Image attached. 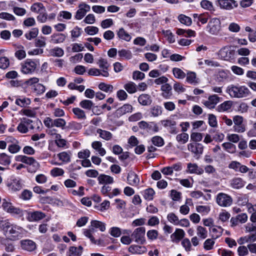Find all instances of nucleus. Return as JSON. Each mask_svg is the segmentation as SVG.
Wrapping results in <instances>:
<instances>
[{"instance_id":"obj_1","label":"nucleus","mask_w":256,"mask_h":256,"mask_svg":"<svg viewBox=\"0 0 256 256\" xmlns=\"http://www.w3.org/2000/svg\"><path fill=\"white\" fill-rule=\"evenodd\" d=\"M0 228L6 236H10L12 240H17L21 238L25 232L23 228L12 222L8 219L0 220Z\"/></svg>"},{"instance_id":"obj_2","label":"nucleus","mask_w":256,"mask_h":256,"mask_svg":"<svg viewBox=\"0 0 256 256\" xmlns=\"http://www.w3.org/2000/svg\"><path fill=\"white\" fill-rule=\"evenodd\" d=\"M226 92L231 98H243L248 96L250 92L245 86L230 85L227 88Z\"/></svg>"},{"instance_id":"obj_3","label":"nucleus","mask_w":256,"mask_h":256,"mask_svg":"<svg viewBox=\"0 0 256 256\" xmlns=\"http://www.w3.org/2000/svg\"><path fill=\"white\" fill-rule=\"evenodd\" d=\"M16 162H20L26 164L30 165L28 168V172L32 173L36 172L40 168L39 163L32 157H28L26 156L18 155L15 157Z\"/></svg>"},{"instance_id":"obj_4","label":"nucleus","mask_w":256,"mask_h":256,"mask_svg":"<svg viewBox=\"0 0 256 256\" xmlns=\"http://www.w3.org/2000/svg\"><path fill=\"white\" fill-rule=\"evenodd\" d=\"M206 30L211 34L218 35L221 30V22L220 19L216 18H211L206 26Z\"/></svg>"},{"instance_id":"obj_5","label":"nucleus","mask_w":256,"mask_h":256,"mask_svg":"<svg viewBox=\"0 0 256 256\" xmlns=\"http://www.w3.org/2000/svg\"><path fill=\"white\" fill-rule=\"evenodd\" d=\"M218 55L222 60H230L234 58L235 50L231 46H224L219 50Z\"/></svg>"},{"instance_id":"obj_6","label":"nucleus","mask_w":256,"mask_h":256,"mask_svg":"<svg viewBox=\"0 0 256 256\" xmlns=\"http://www.w3.org/2000/svg\"><path fill=\"white\" fill-rule=\"evenodd\" d=\"M145 232L146 229L144 227H140L136 228L131 234L132 238L138 244H144L146 242L144 237Z\"/></svg>"},{"instance_id":"obj_7","label":"nucleus","mask_w":256,"mask_h":256,"mask_svg":"<svg viewBox=\"0 0 256 256\" xmlns=\"http://www.w3.org/2000/svg\"><path fill=\"white\" fill-rule=\"evenodd\" d=\"M216 202L220 206L228 207L232 204V198L230 196L226 194L220 192L216 196Z\"/></svg>"},{"instance_id":"obj_8","label":"nucleus","mask_w":256,"mask_h":256,"mask_svg":"<svg viewBox=\"0 0 256 256\" xmlns=\"http://www.w3.org/2000/svg\"><path fill=\"white\" fill-rule=\"evenodd\" d=\"M37 66V64L34 60L31 59H27L22 64L21 70L24 74H29L34 72Z\"/></svg>"},{"instance_id":"obj_9","label":"nucleus","mask_w":256,"mask_h":256,"mask_svg":"<svg viewBox=\"0 0 256 256\" xmlns=\"http://www.w3.org/2000/svg\"><path fill=\"white\" fill-rule=\"evenodd\" d=\"M188 149L198 159L203 152L204 146L200 143L193 142L188 144Z\"/></svg>"},{"instance_id":"obj_10","label":"nucleus","mask_w":256,"mask_h":256,"mask_svg":"<svg viewBox=\"0 0 256 256\" xmlns=\"http://www.w3.org/2000/svg\"><path fill=\"white\" fill-rule=\"evenodd\" d=\"M162 124L171 134H176L178 132L176 122L172 119H166L160 121Z\"/></svg>"},{"instance_id":"obj_11","label":"nucleus","mask_w":256,"mask_h":256,"mask_svg":"<svg viewBox=\"0 0 256 256\" xmlns=\"http://www.w3.org/2000/svg\"><path fill=\"white\" fill-rule=\"evenodd\" d=\"M20 244L22 250L28 252H32L36 248V243L30 239L22 240Z\"/></svg>"},{"instance_id":"obj_12","label":"nucleus","mask_w":256,"mask_h":256,"mask_svg":"<svg viewBox=\"0 0 256 256\" xmlns=\"http://www.w3.org/2000/svg\"><path fill=\"white\" fill-rule=\"evenodd\" d=\"M7 186L13 191L20 190L22 188L20 179L14 176H12L8 180Z\"/></svg>"},{"instance_id":"obj_13","label":"nucleus","mask_w":256,"mask_h":256,"mask_svg":"<svg viewBox=\"0 0 256 256\" xmlns=\"http://www.w3.org/2000/svg\"><path fill=\"white\" fill-rule=\"evenodd\" d=\"M46 214L40 211L30 212L28 213L26 219L29 222H37L46 217Z\"/></svg>"},{"instance_id":"obj_14","label":"nucleus","mask_w":256,"mask_h":256,"mask_svg":"<svg viewBox=\"0 0 256 256\" xmlns=\"http://www.w3.org/2000/svg\"><path fill=\"white\" fill-rule=\"evenodd\" d=\"M218 4L222 8L227 10H232L238 6V4L234 0H218Z\"/></svg>"},{"instance_id":"obj_15","label":"nucleus","mask_w":256,"mask_h":256,"mask_svg":"<svg viewBox=\"0 0 256 256\" xmlns=\"http://www.w3.org/2000/svg\"><path fill=\"white\" fill-rule=\"evenodd\" d=\"M186 172L188 174L201 175L204 173V170L202 168L199 167L196 164L190 162L187 164V168Z\"/></svg>"},{"instance_id":"obj_16","label":"nucleus","mask_w":256,"mask_h":256,"mask_svg":"<svg viewBox=\"0 0 256 256\" xmlns=\"http://www.w3.org/2000/svg\"><path fill=\"white\" fill-rule=\"evenodd\" d=\"M66 36L62 33L56 32L51 35L50 42L54 44L62 43L66 40Z\"/></svg>"},{"instance_id":"obj_17","label":"nucleus","mask_w":256,"mask_h":256,"mask_svg":"<svg viewBox=\"0 0 256 256\" xmlns=\"http://www.w3.org/2000/svg\"><path fill=\"white\" fill-rule=\"evenodd\" d=\"M128 183L132 186H138L140 183L138 176L133 171H130L127 176Z\"/></svg>"},{"instance_id":"obj_18","label":"nucleus","mask_w":256,"mask_h":256,"mask_svg":"<svg viewBox=\"0 0 256 256\" xmlns=\"http://www.w3.org/2000/svg\"><path fill=\"white\" fill-rule=\"evenodd\" d=\"M220 97L216 94L210 96L208 100L204 102V104L209 108H213L219 102Z\"/></svg>"},{"instance_id":"obj_19","label":"nucleus","mask_w":256,"mask_h":256,"mask_svg":"<svg viewBox=\"0 0 256 256\" xmlns=\"http://www.w3.org/2000/svg\"><path fill=\"white\" fill-rule=\"evenodd\" d=\"M133 110L132 106L128 104H124L119 108L116 110V114L118 116H122L127 113L132 112Z\"/></svg>"},{"instance_id":"obj_20","label":"nucleus","mask_w":256,"mask_h":256,"mask_svg":"<svg viewBox=\"0 0 256 256\" xmlns=\"http://www.w3.org/2000/svg\"><path fill=\"white\" fill-rule=\"evenodd\" d=\"M185 233L183 230L176 228L174 233L171 234L170 238L173 242H178L184 238Z\"/></svg>"},{"instance_id":"obj_21","label":"nucleus","mask_w":256,"mask_h":256,"mask_svg":"<svg viewBox=\"0 0 256 256\" xmlns=\"http://www.w3.org/2000/svg\"><path fill=\"white\" fill-rule=\"evenodd\" d=\"M98 183L102 184H109L114 182V178L110 176L104 174H100L98 177Z\"/></svg>"},{"instance_id":"obj_22","label":"nucleus","mask_w":256,"mask_h":256,"mask_svg":"<svg viewBox=\"0 0 256 256\" xmlns=\"http://www.w3.org/2000/svg\"><path fill=\"white\" fill-rule=\"evenodd\" d=\"M146 248L144 246L132 245L128 248V252L132 254H140L146 252Z\"/></svg>"},{"instance_id":"obj_23","label":"nucleus","mask_w":256,"mask_h":256,"mask_svg":"<svg viewBox=\"0 0 256 256\" xmlns=\"http://www.w3.org/2000/svg\"><path fill=\"white\" fill-rule=\"evenodd\" d=\"M245 182L240 178H234L230 180V186L235 189L242 188L245 184Z\"/></svg>"},{"instance_id":"obj_24","label":"nucleus","mask_w":256,"mask_h":256,"mask_svg":"<svg viewBox=\"0 0 256 256\" xmlns=\"http://www.w3.org/2000/svg\"><path fill=\"white\" fill-rule=\"evenodd\" d=\"M138 102L142 106H149L152 104V100L149 94H143L138 96Z\"/></svg>"},{"instance_id":"obj_25","label":"nucleus","mask_w":256,"mask_h":256,"mask_svg":"<svg viewBox=\"0 0 256 256\" xmlns=\"http://www.w3.org/2000/svg\"><path fill=\"white\" fill-rule=\"evenodd\" d=\"M83 248L82 246L78 247L70 246L68 252V256H80L82 254Z\"/></svg>"},{"instance_id":"obj_26","label":"nucleus","mask_w":256,"mask_h":256,"mask_svg":"<svg viewBox=\"0 0 256 256\" xmlns=\"http://www.w3.org/2000/svg\"><path fill=\"white\" fill-rule=\"evenodd\" d=\"M76 118L80 120H85L86 116L85 112L79 108H74L72 109Z\"/></svg>"},{"instance_id":"obj_27","label":"nucleus","mask_w":256,"mask_h":256,"mask_svg":"<svg viewBox=\"0 0 256 256\" xmlns=\"http://www.w3.org/2000/svg\"><path fill=\"white\" fill-rule=\"evenodd\" d=\"M117 35L120 39L126 42H130L132 38L131 36L122 28L118 30Z\"/></svg>"},{"instance_id":"obj_28","label":"nucleus","mask_w":256,"mask_h":256,"mask_svg":"<svg viewBox=\"0 0 256 256\" xmlns=\"http://www.w3.org/2000/svg\"><path fill=\"white\" fill-rule=\"evenodd\" d=\"M94 104L89 100H82L79 104L80 106L86 110H91L94 107Z\"/></svg>"},{"instance_id":"obj_29","label":"nucleus","mask_w":256,"mask_h":256,"mask_svg":"<svg viewBox=\"0 0 256 256\" xmlns=\"http://www.w3.org/2000/svg\"><path fill=\"white\" fill-rule=\"evenodd\" d=\"M154 194L155 192L152 188L146 189L142 192V194L144 198L146 200H152Z\"/></svg>"},{"instance_id":"obj_30","label":"nucleus","mask_w":256,"mask_h":256,"mask_svg":"<svg viewBox=\"0 0 256 256\" xmlns=\"http://www.w3.org/2000/svg\"><path fill=\"white\" fill-rule=\"evenodd\" d=\"M255 241H256V234H252L250 236H247L240 238L238 240V242L240 244H242L244 242H254Z\"/></svg>"},{"instance_id":"obj_31","label":"nucleus","mask_w":256,"mask_h":256,"mask_svg":"<svg viewBox=\"0 0 256 256\" xmlns=\"http://www.w3.org/2000/svg\"><path fill=\"white\" fill-rule=\"evenodd\" d=\"M95 228L91 226L89 229H84L83 233L86 236L90 239L92 243L96 244V241L92 236V234L96 232Z\"/></svg>"},{"instance_id":"obj_32","label":"nucleus","mask_w":256,"mask_h":256,"mask_svg":"<svg viewBox=\"0 0 256 256\" xmlns=\"http://www.w3.org/2000/svg\"><path fill=\"white\" fill-rule=\"evenodd\" d=\"M162 113V108L158 105L154 106L150 108V114L154 117H158Z\"/></svg>"},{"instance_id":"obj_33","label":"nucleus","mask_w":256,"mask_h":256,"mask_svg":"<svg viewBox=\"0 0 256 256\" xmlns=\"http://www.w3.org/2000/svg\"><path fill=\"white\" fill-rule=\"evenodd\" d=\"M90 226L100 230L101 232H104L106 230V224L102 222L97 220H92Z\"/></svg>"},{"instance_id":"obj_34","label":"nucleus","mask_w":256,"mask_h":256,"mask_svg":"<svg viewBox=\"0 0 256 256\" xmlns=\"http://www.w3.org/2000/svg\"><path fill=\"white\" fill-rule=\"evenodd\" d=\"M97 133L99 134V136L101 138L106 140H109L112 138V133L108 131L99 128L97 130Z\"/></svg>"},{"instance_id":"obj_35","label":"nucleus","mask_w":256,"mask_h":256,"mask_svg":"<svg viewBox=\"0 0 256 256\" xmlns=\"http://www.w3.org/2000/svg\"><path fill=\"white\" fill-rule=\"evenodd\" d=\"M178 20L180 23L187 26H190L192 24L191 18L183 14H180L178 16Z\"/></svg>"},{"instance_id":"obj_36","label":"nucleus","mask_w":256,"mask_h":256,"mask_svg":"<svg viewBox=\"0 0 256 256\" xmlns=\"http://www.w3.org/2000/svg\"><path fill=\"white\" fill-rule=\"evenodd\" d=\"M50 54L52 56L61 57L64 54V50L59 47H56L50 50Z\"/></svg>"},{"instance_id":"obj_37","label":"nucleus","mask_w":256,"mask_h":256,"mask_svg":"<svg viewBox=\"0 0 256 256\" xmlns=\"http://www.w3.org/2000/svg\"><path fill=\"white\" fill-rule=\"evenodd\" d=\"M152 144L158 147H161L164 144V139L160 136H154L151 139Z\"/></svg>"},{"instance_id":"obj_38","label":"nucleus","mask_w":256,"mask_h":256,"mask_svg":"<svg viewBox=\"0 0 256 256\" xmlns=\"http://www.w3.org/2000/svg\"><path fill=\"white\" fill-rule=\"evenodd\" d=\"M98 87L100 90L106 92L111 93L113 92L114 86L111 84H108L104 82H100Z\"/></svg>"},{"instance_id":"obj_39","label":"nucleus","mask_w":256,"mask_h":256,"mask_svg":"<svg viewBox=\"0 0 256 256\" xmlns=\"http://www.w3.org/2000/svg\"><path fill=\"white\" fill-rule=\"evenodd\" d=\"M124 88L130 94H134L136 92V86L132 82L125 84Z\"/></svg>"},{"instance_id":"obj_40","label":"nucleus","mask_w":256,"mask_h":256,"mask_svg":"<svg viewBox=\"0 0 256 256\" xmlns=\"http://www.w3.org/2000/svg\"><path fill=\"white\" fill-rule=\"evenodd\" d=\"M38 33V29L37 28H32L30 31L25 34V37L26 39L30 40L36 38Z\"/></svg>"},{"instance_id":"obj_41","label":"nucleus","mask_w":256,"mask_h":256,"mask_svg":"<svg viewBox=\"0 0 256 256\" xmlns=\"http://www.w3.org/2000/svg\"><path fill=\"white\" fill-rule=\"evenodd\" d=\"M197 235L202 239H204L208 236L206 229L202 226H198L196 228Z\"/></svg>"},{"instance_id":"obj_42","label":"nucleus","mask_w":256,"mask_h":256,"mask_svg":"<svg viewBox=\"0 0 256 256\" xmlns=\"http://www.w3.org/2000/svg\"><path fill=\"white\" fill-rule=\"evenodd\" d=\"M231 107V102L230 101H226L217 107V110L220 112L226 111L230 110Z\"/></svg>"},{"instance_id":"obj_43","label":"nucleus","mask_w":256,"mask_h":256,"mask_svg":"<svg viewBox=\"0 0 256 256\" xmlns=\"http://www.w3.org/2000/svg\"><path fill=\"white\" fill-rule=\"evenodd\" d=\"M118 54L120 57L125 58L127 60L131 59L132 56V52L130 50L126 49H122L118 50Z\"/></svg>"},{"instance_id":"obj_44","label":"nucleus","mask_w":256,"mask_h":256,"mask_svg":"<svg viewBox=\"0 0 256 256\" xmlns=\"http://www.w3.org/2000/svg\"><path fill=\"white\" fill-rule=\"evenodd\" d=\"M45 7L43 4L40 2L34 3L30 7V10L38 14L42 10H44Z\"/></svg>"},{"instance_id":"obj_45","label":"nucleus","mask_w":256,"mask_h":256,"mask_svg":"<svg viewBox=\"0 0 256 256\" xmlns=\"http://www.w3.org/2000/svg\"><path fill=\"white\" fill-rule=\"evenodd\" d=\"M10 162V156L5 153L0 154V164L4 166H8Z\"/></svg>"},{"instance_id":"obj_46","label":"nucleus","mask_w":256,"mask_h":256,"mask_svg":"<svg viewBox=\"0 0 256 256\" xmlns=\"http://www.w3.org/2000/svg\"><path fill=\"white\" fill-rule=\"evenodd\" d=\"M188 138L189 136L188 134L182 132L176 136V140L178 142L182 144H184L188 141Z\"/></svg>"},{"instance_id":"obj_47","label":"nucleus","mask_w":256,"mask_h":256,"mask_svg":"<svg viewBox=\"0 0 256 256\" xmlns=\"http://www.w3.org/2000/svg\"><path fill=\"white\" fill-rule=\"evenodd\" d=\"M222 146L229 153L233 154L236 152V146L232 143L224 142L222 144Z\"/></svg>"},{"instance_id":"obj_48","label":"nucleus","mask_w":256,"mask_h":256,"mask_svg":"<svg viewBox=\"0 0 256 256\" xmlns=\"http://www.w3.org/2000/svg\"><path fill=\"white\" fill-rule=\"evenodd\" d=\"M167 219L168 222L174 225H178L180 223V220L178 216L173 212H170L168 214Z\"/></svg>"},{"instance_id":"obj_49","label":"nucleus","mask_w":256,"mask_h":256,"mask_svg":"<svg viewBox=\"0 0 256 256\" xmlns=\"http://www.w3.org/2000/svg\"><path fill=\"white\" fill-rule=\"evenodd\" d=\"M172 72L174 76L180 79H182L186 76V74L180 68H174L172 69Z\"/></svg>"},{"instance_id":"obj_50","label":"nucleus","mask_w":256,"mask_h":256,"mask_svg":"<svg viewBox=\"0 0 256 256\" xmlns=\"http://www.w3.org/2000/svg\"><path fill=\"white\" fill-rule=\"evenodd\" d=\"M58 158L64 162H68L70 160V154L66 152H63L58 154Z\"/></svg>"},{"instance_id":"obj_51","label":"nucleus","mask_w":256,"mask_h":256,"mask_svg":"<svg viewBox=\"0 0 256 256\" xmlns=\"http://www.w3.org/2000/svg\"><path fill=\"white\" fill-rule=\"evenodd\" d=\"M39 14L37 16V20L42 23H44L46 22L48 19V14L46 12V8L42 10L40 12Z\"/></svg>"},{"instance_id":"obj_52","label":"nucleus","mask_w":256,"mask_h":256,"mask_svg":"<svg viewBox=\"0 0 256 256\" xmlns=\"http://www.w3.org/2000/svg\"><path fill=\"white\" fill-rule=\"evenodd\" d=\"M8 213L10 214L12 216L18 215L20 216H23V211L20 208H16L12 206V208L9 210L8 212Z\"/></svg>"},{"instance_id":"obj_53","label":"nucleus","mask_w":256,"mask_h":256,"mask_svg":"<svg viewBox=\"0 0 256 256\" xmlns=\"http://www.w3.org/2000/svg\"><path fill=\"white\" fill-rule=\"evenodd\" d=\"M211 230L213 233L215 234L212 235V238L216 239L222 236L224 229L220 226H219L217 228H212Z\"/></svg>"},{"instance_id":"obj_54","label":"nucleus","mask_w":256,"mask_h":256,"mask_svg":"<svg viewBox=\"0 0 256 256\" xmlns=\"http://www.w3.org/2000/svg\"><path fill=\"white\" fill-rule=\"evenodd\" d=\"M32 196V194L30 190H24L21 193L20 198L24 200H28L31 198Z\"/></svg>"},{"instance_id":"obj_55","label":"nucleus","mask_w":256,"mask_h":256,"mask_svg":"<svg viewBox=\"0 0 256 256\" xmlns=\"http://www.w3.org/2000/svg\"><path fill=\"white\" fill-rule=\"evenodd\" d=\"M12 10L16 15L20 16H24L26 12L25 8L18 6H13Z\"/></svg>"},{"instance_id":"obj_56","label":"nucleus","mask_w":256,"mask_h":256,"mask_svg":"<svg viewBox=\"0 0 256 256\" xmlns=\"http://www.w3.org/2000/svg\"><path fill=\"white\" fill-rule=\"evenodd\" d=\"M110 206V202L108 200H104L100 204L96 206V208L98 210L103 212L108 209Z\"/></svg>"},{"instance_id":"obj_57","label":"nucleus","mask_w":256,"mask_h":256,"mask_svg":"<svg viewBox=\"0 0 256 256\" xmlns=\"http://www.w3.org/2000/svg\"><path fill=\"white\" fill-rule=\"evenodd\" d=\"M53 124L54 126L60 128L62 129H64V127L66 124V122L63 118H58L54 120Z\"/></svg>"},{"instance_id":"obj_58","label":"nucleus","mask_w":256,"mask_h":256,"mask_svg":"<svg viewBox=\"0 0 256 256\" xmlns=\"http://www.w3.org/2000/svg\"><path fill=\"white\" fill-rule=\"evenodd\" d=\"M34 92L38 95L43 94L46 90L45 86L41 84H37L34 85Z\"/></svg>"},{"instance_id":"obj_59","label":"nucleus","mask_w":256,"mask_h":256,"mask_svg":"<svg viewBox=\"0 0 256 256\" xmlns=\"http://www.w3.org/2000/svg\"><path fill=\"white\" fill-rule=\"evenodd\" d=\"M214 243L215 242L213 238H208L204 243V248L206 250H212Z\"/></svg>"},{"instance_id":"obj_60","label":"nucleus","mask_w":256,"mask_h":256,"mask_svg":"<svg viewBox=\"0 0 256 256\" xmlns=\"http://www.w3.org/2000/svg\"><path fill=\"white\" fill-rule=\"evenodd\" d=\"M200 5L202 8L208 10H214V6L212 2L208 0H202L200 2Z\"/></svg>"},{"instance_id":"obj_61","label":"nucleus","mask_w":256,"mask_h":256,"mask_svg":"<svg viewBox=\"0 0 256 256\" xmlns=\"http://www.w3.org/2000/svg\"><path fill=\"white\" fill-rule=\"evenodd\" d=\"M10 65V60L6 56L0 58V68L2 69H6Z\"/></svg>"},{"instance_id":"obj_62","label":"nucleus","mask_w":256,"mask_h":256,"mask_svg":"<svg viewBox=\"0 0 256 256\" xmlns=\"http://www.w3.org/2000/svg\"><path fill=\"white\" fill-rule=\"evenodd\" d=\"M97 64L102 69H108L110 64L106 59L100 58L97 62Z\"/></svg>"},{"instance_id":"obj_63","label":"nucleus","mask_w":256,"mask_h":256,"mask_svg":"<svg viewBox=\"0 0 256 256\" xmlns=\"http://www.w3.org/2000/svg\"><path fill=\"white\" fill-rule=\"evenodd\" d=\"M158 234V231L155 230H152L148 231L146 235L149 240H156Z\"/></svg>"},{"instance_id":"obj_64","label":"nucleus","mask_w":256,"mask_h":256,"mask_svg":"<svg viewBox=\"0 0 256 256\" xmlns=\"http://www.w3.org/2000/svg\"><path fill=\"white\" fill-rule=\"evenodd\" d=\"M145 78V74L140 71L135 70L132 73V78L134 80H142Z\"/></svg>"}]
</instances>
